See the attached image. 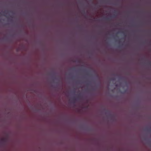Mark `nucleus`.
<instances>
[{"instance_id": "obj_1", "label": "nucleus", "mask_w": 151, "mask_h": 151, "mask_svg": "<svg viewBox=\"0 0 151 151\" xmlns=\"http://www.w3.org/2000/svg\"><path fill=\"white\" fill-rule=\"evenodd\" d=\"M73 102L74 103H75V99H73Z\"/></svg>"}, {"instance_id": "obj_2", "label": "nucleus", "mask_w": 151, "mask_h": 151, "mask_svg": "<svg viewBox=\"0 0 151 151\" xmlns=\"http://www.w3.org/2000/svg\"><path fill=\"white\" fill-rule=\"evenodd\" d=\"M148 64L149 65H151V62L150 61H149L148 63Z\"/></svg>"}, {"instance_id": "obj_3", "label": "nucleus", "mask_w": 151, "mask_h": 151, "mask_svg": "<svg viewBox=\"0 0 151 151\" xmlns=\"http://www.w3.org/2000/svg\"><path fill=\"white\" fill-rule=\"evenodd\" d=\"M3 13L4 14H7V13H6V11H5V12H4Z\"/></svg>"}, {"instance_id": "obj_4", "label": "nucleus", "mask_w": 151, "mask_h": 151, "mask_svg": "<svg viewBox=\"0 0 151 151\" xmlns=\"http://www.w3.org/2000/svg\"><path fill=\"white\" fill-rule=\"evenodd\" d=\"M107 20H109V18H107Z\"/></svg>"}, {"instance_id": "obj_5", "label": "nucleus", "mask_w": 151, "mask_h": 151, "mask_svg": "<svg viewBox=\"0 0 151 151\" xmlns=\"http://www.w3.org/2000/svg\"><path fill=\"white\" fill-rule=\"evenodd\" d=\"M112 80H115V79H114V78H113V79H112Z\"/></svg>"}, {"instance_id": "obj_6", "label": "nucleus", "mask_w": 151, "mask_h": 151, "mask_svg": "<svg viewBox=\"0 0 151 151\" xmlns=\"http://www.w3.org/2000/svg\"><path fill=\"white\" fill-rule=\"evenodd\" d=\"M4 16H6V15H5V14L4 15Z\"/></svg>"}, {"instance_id": "obj_7", "label": "nucleus", "mask_w": 151, "mask_h": 151, "mask_svg": "<svg viewBox=\"0 0 151 151\" xmlns=\"http://www.w3.org/2000/svg\"><path fill=\"white\" fill-rule=\"evenodd\" d=\"M122 32V33H124V32Z\"/></svg>"}]
</instances>
